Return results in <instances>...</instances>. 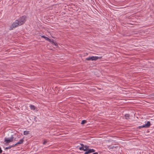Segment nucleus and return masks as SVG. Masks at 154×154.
<instances>
[{"label": "nucleus", "mask_w": 154, "mask_h": 154, "mask_svg": "<svg viewBox=\"0 0 154 154\" xmlns=\"http://www.w3.org/2000/svg\"><path fill=\"white\" fill-rule=\"evenodd\" d=\"M15 146H14V145H13L9 146L8 147H6L5 149H10L12 147H14Z\"/></svg>", "instance_id": "obj_12"}, {"label": "nucleus", "mask_w": 154, "mask_h": 154, "mask_svg": "<svg viewBox=\"0 0 154 154\" xmlns=\"http://www.w3.org/2000/svg\"><path fill=\"white\" fill-rule=\"evenodd\" d=\"M95 151V150L94 149H89L88 148L87 151L85 152V154H88L92 152H94Z\"/></svg>", "instance_id": "obj_6"}, {"label": "nucleus", "mask_w": 154, "mask_h": 154, "mask_svg": "<svg viewBox=\"0 0 154 154\" xmlns=\"http://www.w3.org/2000/svg\"><path fill=\"white\" fill-rule=\"evenodd\" d=\"M48 142V140L46 139H45L44 140V142H43V144H45L47 143Z\"/></svg>", "instance_id": "obj_13"}, {"label": "nucleus", "mask_w": 154, "mask_h": 154, "mask_svg": "<svg viewBox=\"0 0 154 154\" xmlns=\"http://www.w3.org/2000/svg\"><path fill=\"white\" fill-rule=\"evenodd\" d=\"M81 146L79 148V149L80 150H84V151H85V149H84V145L83 144H80Z\"/></svg>", "instance_id": "obj_8"}, {"label": "nucleus", "mask_w": 154, "mask_h": 154, "mask_svg": "<svg viewBox=\"0 0 154 154\" xmlns=\"http://www.w3.org/2000/svg\"><path fill=\"white\" fill-rule=\"evenodd\" d=\"M45 39H46V40H47V39H49V38H48H48H45Z\"/></svg>", "instance_id": "obj_18"}, {"label": "nucleus", "mask_w": 154, "mask_h": 154, "mask_svg": "<svg viewBox=\"0 0 154 154\" xmlns=\"http://www.w3.org/2000/svg\"><path fill=\"white\" fill-rule=\"evenodd\" d=\"M107 147L109 149H113L114 148H115L116 147L114 146H112V145H107Z\"/></svg>", "instance_id": "obj_9"}, {"label": "nucleus", "mask_w": 154, "mask_h": 154, "mask_svg": "<svg viewBox=\"0 0 154 154\" xmlns=\"http://www.w3.org/2000/svg\"><path fill=\"white\" fill-rule=\"evenodd\" d=\"M151 125L150 122L149 121H148L147 123L145 124L144 125H143L142 126H140L139 127L140 128H148Z\"/></svg>", "instance_id": "obj_5"}, {"label": "nucleus", "mask_w": 154, "mask_h": 154, "mask_svg": "<svg viewBox=\"0 0 154 154\" xmlns=\"http://www.w3.org/2000/svg\"><path fill=\"white\" fill-rule=\"evenodd\" d=\"M102 57H97V56H92L86 58V60H96L98 59H100L102 58Z\"/></svg>", "instance_id": "obj_3"}, {"label": "nucleus", "mask_w": 154, "mask_h": 154, "mask_svg": "<svg viewBox=\"0 0 154 154\" xmlns=\"http://www.w3.org/2000/svg\"><path fill=\"white\" fill-rule=\"evenodd\" d=\"M29 107L31 109L35 110V107L34 105H30Z\"/></svg>", "instance_id": "obj_10"}, {"label": "nucleus", "mask_w": 154, "mask_h": 154, "mask_svg": "<svg viewBox=\"0 0 154 154\" xmlns=\"http://www.w3.org/2000/svg\"><path fill=\"white\" fill-rule=\"evenodd\" d=\"M21 26L19 22H18V20H16L14 22L11 26L10 27L9 30H12L13 28H15L18 26Z\"/></svg>", "instance_id": "obj_2"}, {"label": "nucleus", "mask_w": 154, "mask_h": 154, "mask_svg": "<svg viewBox=\"0 0 154 154\" xmlns=\"http://www.w3.org/2000/svg\"><path fill=\"white\" fill-rule=\"evenodd\" d=\"M42 38H47L48 39V38H47V37H46L44 36H43V35H42Z\"/></svg>", "instance_id": "obj_17"}, {"label": "nucleus", "mask_w": 154, "mask_h": 154, "mask_svg": "<svg viewBox=\"0 0 154 154\" xmlns=\"http://www.w3.org/2000/svg\"><path fill=\"white\" fill-rule=\"evenodd\" d=\"M86 122V121L85 120H83L81 122L82 124H84Z\"/></svg>", "instance_id": "obj_16"}, {"label": "nucleus", "mask_w": 154, "mask_h": 154, "mask_svg": "<svg viewBox=\"0 0 154 154\" xmlns=\"http://www.w3.org/2000/svg\"><path fill=\"white\" fill-rule=\"evenodd\" d=\"M26 16H23L20 17L17 20H18L20 25L23 24L26 22Z\"/></svg>", "instance_id": "obj_1"}, {"label": "nucleus", "mask_w": 154, "mask_h": 154, "mask_svg": "<svg viewBox=\"0 0 154 154\" xmlns=\"http://www.w3.org/2000/svg\"><path fill=\"white\" fill-rule=\"evenodd\" d=\"M125 118L126 119H129V115L128 114H126L125 115Z\"/></svg>", "instance_id": "obj_14"}, {"label": "nucleus", "mask_w": 154, "mask_h": 154, "mask_svg": "<svg viewBox=\"0 0 154 154\" xmlns=\"http://www.w3.org/2000/svg\"><path fill=\"white\" fill-rule=\"evenodd\" d=\"M14 137L12 135L10 138H6L5 137V141L7 143H8L11 142L13 141Z\"/></svg>", "instance_id": "obj_4"}, {"label": "nucleus", "mask_w": 154, "mask_h": 154, "mask_svg": "<svg viewBox=\"0 0 154 154\" xmlns=\"http://www.w3.org/2000/svg\"><path fill=\"white\" fill-rule=\"evenodd\" d=\"M24 141V139L23 138H22L18 142L16 143V144H14V146H17V145H20L22 144Z\"/></svg>", "instance_id": "obj_7"}, {"label": "nucleus", "mask_w": 154, "mask_h": 154, "mask_svg": "<svg viewBox=\"0 0 154 154\" xmlns=\"http://www.w3.org/2000/svg\"><path fill=\"white\" fill-rule=\"evenodd\" d=\"M88 148H89V146H84V149H85L86 152L87 151L88 149Z\"/></svg>", "instance_id": "obj_15"}, {"label": "nucleus", "mask_w": 154, "mask_h": 154, "mask_svg": "<svg viewBox=\"0 0 154 154\" xmlns=\"http://www.w3.org/2000/svg\"><path fill=\"white\" fill-rule=\"evenodd\" d=\"M29 134V131H24L23 134L24 135H26Z\"/></svg>", "instance_id": "obj_11"}]
</instances>
